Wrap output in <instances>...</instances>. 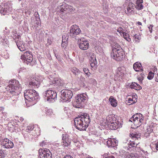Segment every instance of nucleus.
I'll return each mask as SVG.
<instances>
[{
	"mask_svg": "<svg viewBox=\"0 0 158 158\" xmlns=\"http://www.w3.org/2000/svg\"><path fill=\"white\" fill-rule=\"evenodd\" d=\"M76 128L80 131H85L90 122L89 115L86 113L81 114L74 120Z\"/></svg>",
	"mask_w": 158,
	"mask_h": 158,
	"instance_id": "f257e3e1",
	"label": "nucleus"
},
{
	"mask_svg": "<svg viewBox=\"0 0 158 158\" xmlns=\"http://www.w3.org/2000/svg\"><path fill=\"white\" fill-rule=\"evenodd\" d=\"M8 85L6 88L9 94H11L12 96L17 95L20 93L22 90V87L19 82L15 79H12L9 81Z\"/></svg>",
	"mask_w": 158,
	"mask_h": 158,
	"instance_id": "f03ea898",
	"label": "nucleus"
},
{
	"mask_svg": "<svg viewBox=\"0 0 158 158\" xmlns=\"http://www.w3.org/2000/svg\"><path fill=\"white\" fill-rule=\"evenodd\" d=\"M25 99L29 102L31 106L35 104L39 99V94L34 89L26 90L24 92Z\"/></svg>",
	"mask_w": 158,
	"mask_h": 158,
	"instance_id": "7ed1b4c3",
	"label": "nucleus"
},
{
	"mask_svg": "<svg viewBox=\"0 0 158 158\" xmlns=\"http://www.w3.org/2000/svg\"><path fill=\"white\" fill-rule=\"evenodd\" d=\"M115 115L113 114L108 115L106 118V121L108 123V127L110 129L114 130L121 127L123 121L121 120L119 121L115 118Z\"/></svg>",
	"mask_w": 158,
	"mask_h": 158,
	"instance_id": "20e7f679",
	"label": "nucleus"
},
{
	"mask_svg": "<svg viewBox=\"0 0 158 158\" xmlns=\"http://www.w3.org/2000/svg\"><path fill=\"white\" fill-rule=\"evenodd\" d=\"M112 48V52L110 54L111 57L117 61L122 60L123 58L124 52L120 46L117 43H114Z\"/></svg>",
	"mask_w": 158,
	"mask_h": 158,
	"instance_id": "39448f33",
	"label": "nucleus"
},
{
	"mask_svg": "<svg viewBox=\"0 0 158 158\" xmlns=\"http://www.w3.org/2000/svg\"><path fill=\"white\" fill-rule=\"evenodd\" d=\"M43 95L44 99L50 103L54 102L57 100V94L56 92L50 89L44 92Z\"/></svg>",
	"mask_w": 158,
	"mask_h": 158,
	"instance_id": "423d86ee",
	"label": "nucleus"
},
{
	"mask_svg": "<svg viewBox=\"0 0 158 158\" xmlns=\"http://www.w3.org/2000/svg\"><path fill=\"white\" fill-rule=\"evenodd\" d=\"M86 94H78L73 102V106L76 108H81L84 106V103L87 98Z\"/></svg>",
	"mask_w": 158,
	"mask_h": 158,
	"instance_id": "0eeeda50",
	"label": "nucleus"
},
{
	"mask_svg": "<svg viewBox=\"0 0 158 158\" xmlns=\"http://www.w3.org/2000/svg\"><path fill=\"white\" fill-rule=\"evenodd\" d=\"M49 84L47 86L49 89L53 88L54 87L57 85L62 86L64 85L63 81L59 77H53L52 75L49 76Z\"/></svg>",
	"mask_w": 158,
	"mask_h": 158,
	"instance_id": "6e6552de",
	"label": "nucleus"
},
{
	"mask_svg": "<svg viewBox=\"0 0 158 158\" xmlns=\"http://www.w3.org/2000/svg\"><path fill=\"white\" fill-rule=\"evenodd\" d=\"M73 96L72 91L69 89H63L61 91L60 101L63 102H68L70 101V99Z\"/></svg>",
	"mask_w": 158,
	"mask_h": 158,
	"instance_id": "1a4fd4ad",
	"label": "nucleus"
},
{
	"mask_svg": "<svg viewBox=\"0 0 158 158\" xmlns=\"http://www.w3.org/2000/svg\"><path fill=\"white\" fill-rule=\"evenodd\" d=\"M12 3L10 2H7L5 3L3 5V6H2L0 5V13L1 15H8L11 13Z\"/></svg>",
	"mask_w": 158,
	"mask_h": 158,
	"instance_id": "9d476101",
	"label": "nucleus"
},
{
	"mask_svg": "<svg viewBox=\"0 0 158 158\" xmlns=\"http://www.w3.org/2000/svg\"><path fill=\"white\" fill-rule=\"evenodd\" d=\"M62 139L63 142H58V141L54 143V145L57 146H61L64 147H68L69 146L71 143V140L68 137L67 135L63 134L62 135Z\"/></svg>",
	"mask_w": 158,
	"mask_h": 158,
	"instance_id": "9b49d317",
	"label": "nucleus"
},
{
	"mask_svg": "<svg viewBox=\"0 0 158 158\" xmlns=\"http://www.w3.org/2000/svg\"><path fill=\"white\" fill-rule=\"evenodd\" d=\"M21 59L23 60V62L29 65H31L33 60L31 53L29 51H26L24 53L23 55L21 56Z\"/></svg>",
	"mask_w": 158,
	"mask_h": 158,
	"instance_id": "f8f14e48",
	"label": "nucleus"
},
{
	"mask_svg": "<svg viewBox=\"0 0 158 158\" xmlns=\"http://www.w3.org/2000/svg\"><path fill=\"white\" fill-rule=\"evenodd\" d=\"M123 147L125 150L131 152L132 151H135L136 150L137 143H135L134 141H127V142L123 143Z\"/></svg>",
	"mask_w": 158,
	"mask_h": 158,
	"instance_id": "ddd939ff",
	"label": "nucleus"
},
{
	"mask_svg": "<svg viewBox=\"0 0 158 158\" xmlns=\"http://www.w3.org/2000/svg\"><path fill=\"white\" fill-rule=\"evenodd\" d=\"M81 31L80 29L77 25H73L70 27L69 35L72 38L76 39L77 35L79 34Z\"/></svg>",
	"mask_w": 158,
	"mask_h": 158,
	"instance_id": "4468645a",
	"label": "nucleus"
},
{
	"mask_svg": "<svg viewBox=\"0 0 158 158\" xmlns=\"http://www.w3.org/2000/svg\"><path fill=\"white\" fill-rule=\"evenodd\" d=\"M52 153L48 149H40L39 150V156L40 158H52Z\"/></svg>",
	"mask_w": 158,
	"mask_h": 158,
	"instance_id": "2eb2a0df",
	"label": "nucleus"
},
{
	"mask_svg": "<svg viewBox=\"0 0 158 158\" xmlns=\"http://www.w3.org/2000/svg\"><path fill=\"white\" fill-rule=\"evenodd\" d=\"M89 56L90 66L92 68L95 69L97 68V64L96 56L94 53L91 52Z\"/></svg>",
	"mask_w": 158,
	"mask_h": 158,
	"instance_id": "dca6fc26",
	"label": "nucleus"
},
{
	"mask_svg": "<svg viewBox=\"0 0 158 158\" xmlns=\"http://www.w3.org/2000/svg\"><path fill=\"white\" fill-rule=\"evenodd\" d=\"M1 145L4 148H11L14 146L13 142L8 139L6 138L1 142Z\"/></svg>",
	"mask_w": 158,
	"mask_h": 158,
	"instance_id": "f3484780",
	"label": "nucleus"
},
{
	"mask_svg": "<svg viewBox=\"0 0 158 158\" xmlns=\"http://www.w3.org/2000/svg\"><path fill=\"white\" fill-rule=\"evenodd\" d=\"M125 5L127 6V14H128L133 11L134 8H135V4L132 2V1L130 2L129 0V1L128 0H126Z\"/></svg>",
	"mask_w": 158,
	"mask_h": 158,
	"instance_id": "a211bd4d",
	"label": "nucleus"
},
{
	"mask_svg": "<svg viewBox=\"0 0 158 158\" xmlns=\"http://www.w3.org/2000/svg\"><path fill=\"white\" fill-rule=\"evenodd\" d=\"M79 47L81 49L86 50L89 48V45L88 42L85 40H80L79 42Z\"/></svg>",
	"mask_w": 158,
	"mask_h": 158,
	"instance_id": "6ab92c4d",
	"label": "nucleus"
},
{
	"mask_svg": "<svg viewBox=\"0 0 158 158\" xmlns=\"http://www.w3.org/2000/svg\"><path fill=\"white\" fill-rule=\"evenodd\" d=\"M15 42L16 43L18 48L21 51H23L26 50L24 43L21 39L16 40Z\"/></svg>",
	"mask_w": 158,
	"mask_h": 158,
	"instance_id": "aec40b11",
	"label": "nucleus"
},
{
	"mask_svg": "<svg viewBox=\"0 0 158 158\" xmlns=\"http://www.w3.org/2000/svg\"><path fill=\"white\" fill-rule=\"evenodd\" d=\"M29 82L30 86L33 88H38L40 86V82L36 79L33 78Z\"/></svg>",
	"mask_w": 158,
	"mask_h": 158,
	"instance_id": "412c9836",
	"label": "nucleus"
},
{
	"mask_svg": "<svg viewBox=\"0 0 158 158\" xmlns=\"http://www.w3.org/2000/svg\"><path fill=\"white\" fill-rule=\"evenodd\" d=\"M135 5V7L138 10L142 9L143 6V0H131Z\"/></svg>",
	"mask_w": 158,
	"mask_h": 158,
	"instance_id": "4be33fe9",
	"label": "nucleus"
},
{
	"mask_svg": "<svg viewBox=\"0 0 158 158\" xmlns=\"http://www.w3.org/2000/svg\"><path fill=\"white\" fill-rule=\"evenodd\" d=\"M118 141L114 139H109L106 142L107 145L109 147H114L118 145Z\"/></svg>",
	"mask_w": 158,
	"mask_h": 158,
	"instance_id": "5701e85b",
	"label": "nucleus"
},
{
	"mask_svg": "<svg viewBox=\"0 0 158 158\" xmlns=\"http://www.w3.org/2000/svg\"><path fill=\"white\" fill-rule=\"evenodd\" d=\"M125 73L124 68L120 67L116 70L115 75L117 77H123Z\"/></svg>",
	"mask_w": 158,
	"mask_h": 158,
	"instance_id": "b1692460",
	"label": "nucleus"
},
{
	"mask_svg": "<svg viewBox=\"0 0 158 158\" xmlns=\"http://www.w3.org/2000/svg\"><path fill=\"white\" fill-rule=\"evenodd\" d=\"M133 68L135 71L136 72L143 71V69L141 64L139 62H136L135 63L133 64Z\"/></svg>",
	"mask_w": 158,
	"mask_h": 158,
	"instance_id": "393cba45",
	"label": "nucleus"
},
{
	"mask_svg": "<svg viewBox=\"0 0 158 158\" xmlns=\"http://www.w3.org/2000/svg\"><path fill=\"white\" fill-rule=\"evenodd\" d=\"M72 9L71 6H69L65 3L61 5L59 8L60 11L62 12H64V11L66 10H69Z\"/></svg>",
	"mask_w": 158,
	"mask_h": 158,
	"instance_id": "a878e982",
	"label": "nucleus"
},
{
	"mask_svg": "<svg viewBox=\"0 0 158 158\" xmlns=\"http://www.w3.org/2000/svg\"><path fill=\"white\" fill-rule=\"evenodd\" d=\"M143 117L142 114L137 113L133 115L132 117L129 119V121L133 122L135 120H136L137 119H139V118H140Z\"/></svg>",
	"mask_w": 158,
	"mask_h": 158,
	"instance_id": "bb28decb",
	"label": "nucleus"
},
{
	"mask_svg": "<svg viewBox=\"0 0 158 158\" xmlns=\"http://www.w3.org/2000/svg\"><path fill=\"white\" fill-rule=\"evenodd\" d=\"M109 101L111 105L113 107H115L117 105V101L112 96H111L109 98Z\"/></svg>",
	"mask_w": 158,
	"mask_h": 158,
	"instance_id": "cd10ccee",
	"label": "nucleus"
},
{
	"mask_svg": "<svg viewBox=\"0 0 158 158\" xmlns=\"http://www.w3.org/2000/svg\"><path fill=\"white\" fill-rule=\"evenodd\" d=\"M131 88L135 89L136 90H139L142 89V87L139 84L135 82L132 83L130 85Z\"/></svg>",
	"mask_w": 158,
	"mask_h": 158,
	"instance_id": "c85d7f7f",
	"label": "nucleus"
},
{
	"mask_svg": "<svg viewBox=\"0 0 158 158\" xmlns=\"http://www.w3.org/2000/svg\"><path fill=\"white\" fill-rule=\"evenodd\" d=\"M34 135H35V134H34V135H33L32 134L31 135L29 132L25 133L23 135V136L25 139L29 140H32Z\"/></svg>",
	"mask_w": 158,
	"mask_h": 158,
	"instance_id": "c756f323",
	"label": "nucleus"
},
{
	"mask_svg": "<svg viewBox=\"0 0 158 158\" xmlns=\"http://www.w3.org/2000/svg\"><path fill=\"white\" fill-rule=\"evenodd\" d=\"M143 117L140 118H139L136 120H135L133 122L135 125L137 127L141 125V124L143 122Z\"/></svg>",
	"mask_w": 158,
	"mask_h": 158,
	"instance_id": "7c9ffc66",
	"label": "nucleus"
},
{
	"mask_svg": "<svg viewBox=\"0 0 158 158\" xmlns=\"http://www.w3.org/2000/svg\"><path fill=\"white\" fill-rule=\"evenodd\" d=\"M45 113L47 115L50 117H52L54 115L52 109L48 108H45Z\"/></svg>",
	"mask_w": 158,
	"mask_h": 158,
	"instance_id": "2f4dec72",
	"label": "nucleus"
},
{
	"mask_svg": "<svg viewBox=\"0 0 158 158\" xmlns=\"http://www.w3.org/2000/svg\"><path fill=\"white\" fill-rule=\"evenodd\" d=\"M128 103L130 104H132L135 103L137 102V98H133L131 96V98H128Z\"/></svg>",
	"mask_w": 158,
	"mask_h": 158,
	"instance_id": "473e14b6",
	"label": "nucleus"
},
{
	"mask_svg": "<svg viewBox=\"0 0 158 158\" xmlns=\"http://www.w3.org/2000/svg\"><path fill=\"white\" fill-rule=\"evenodd\" d=\"M131 136L133 138L138 139L140 138L141 136V134L138 132H134L131 134Z\"/></svg>",
	"mask_w": 158,
	"mask_h": 158,
	"instance_id": "72a5a7b5",
	"label": "nucleus"
},
{
	"mask_svg": "<svg viewBox=\"0 0 158 158\" xmlns=\"http://www.w3.org/2000/svg\"><path fill=\"white\" fill-rule=\"evenodd\" d=\"M12 35H13L15 37V38H13L14 40H15H15H17L16 39H17L18 40L20 39V35H18V34L17 33V32L15 30H13L12 32Z\"/></svg>",
	"mask_w": 158,
	"mask_h": 158,
	"instance_id": "f704fd0d",
	"label": "nucleus"
},
{
	"mask_svg": "<svg viewBox=\"0 0 158 158\" xmlns=\"http://www.w3.org/2000/svg\"><path fill=\"white\" fill-rule=\"evenodd\" d=\"M71 71L76 76L78 75L80 73L79 70L75 67L71 69Z\"/></svg>",
	"mask_w": 158,
	"mask_h": 158,
	"instance_id": "c9c22d12",
	"label": "nucleus"
},
{
	"mask_svg": "<svg viewBox=\"0 0 158 158\" xmlns=\"http://www.w3.org/2000/svg\"><path fill=\"white\" fill-rule=\"evenodd\" d=\"M123 37L128 42H130L131 41V39L129 38V35L127 33L124 32L122 33Z\"/></svg>",
	"mask_w": 158,
	"mask_h": 158,
	"instance_id": "e433bc0d",
	"label": "nucleus"
},
{
	"mask_svg": "<svg viewBox=\"0 0 158 158\" xmlns=\"http://www.w3.org/2000/svg\"><path fill=\"white\" fill-rule=\"evenodd\" d=\"M34 128V126L33 125H30L27 127L25 131L27 132H29L32 130Z\"/></svg>",
	"mask_w": 158,
	"mask_h": 158,
	"instance_id": "4c0bfd02",
	"label": "nucleus"
},
{
	"mask_svg": "<svg viewBox=\"0 0 158 158\" xmlns=\"http://www.w3.org/2000/svg\"><path fill=\"white\" fill-rule=\"evenodd\" d=\"M133 37L135 42H137V43L139 42V40L141 38V36L140 35L136 34H135Z\"/></svg>",
	"mask_w": 158,
	"mask_h": 158,
	"instance_id": "58836bf2",
	"label": "nucleus"
},
{
	"mask_svg": "<svg viewBox=\"0 0 158 158\" xmlns=\"http://www.w3.org/2000/svg\"><path fill=\"white\" fill-rule=\"evenodd\" d=\"M83 70L85 75L88 77L91 74L89 72V69L86 68H83Z\"/></svg>",
	"mask_w": 158,
	"mask_h": 158,
	"instance_id": "ea45409f",
	"label": "nucleus"
},
{
	"mask_svg": "<svg viewBox=\"0 0 158 158\" xmlns=\"http://www.w3.org/2000/svg\"><path fill=\"white\" fill-rule=\"evenodd\" d=\"M154 76V73L152 71H150L148 74L147 77V78L148 80H152Z\"/></svg>",
	"mask_w": 158,
	"mask_h": 158,
	"instance_id": "a19ab883",
	"label": "nucleus"
},
{
	"mask_svg": "<svg viewBox=\"0 0 158 158\" xmlns=\"http://www.w3.org/2000/svg\"><path fill=\"white\" fill-rule=\"evenodd\" d=\"M69 36V35L67 34H66L63 35L62 39V42H68Z\"/></svg>",
	"mask_w": 158,
	"mask_h": 158,
	"instance_id": "79ce46f5",
	"label": "nucleus"
},
{
	"mask_svg": "<svg viewBox=\"0 0 158 158\" xmlns=\"http://www.w3.org/2000/svg\"><path fill=\"white\" fill-rule=\"evenodd\" d=\"M80 81H81L82 82L81 85L83 87H86V86L85 84V78L81 76L80 77Z\"/></svg>",
	"mask_w": 158,
	"mask_h": 158,
	"instance_id": "37998d69",
	"label": "nucleus"
},
{
	"mask_svg": "<svg viewBox=\"0 0 158 158\" xmlns=\"http://www.w3.org/2000/svg\"><path fill=\"white\" fill-rule=\"evenodd\" d=\"M151 149L153 151H158V141L155 143L154 147H152Z\"/></svg>",
	"mask_w": 158,
	"mask_h": 158,
	"instance_id": "c03bdc74",
	"label": "nucleus"
},
{
	"mask_svg": "<svg viewBox=\"0 0 158 158\" xmlns=\"http://www.w3.org/2000/svg\"><path fill=\"white\" fill-rule=\"evenodd\" d=\"M6 156L4 151L0 148V158H3Z\"/></svg>",
	"mask_w": 158,
	"mask_h": 158,
	"instance_id": "a18cd8bd",
	"label": "nucleus"
},
{
	"mask_svg": "<svg viewBox=\"0 0 158 158\" xmlns=\"http://www.w3.org/2000/svg\"><path fill=\"white\" fill-rule=\"evenodd\" d=\"M2 113L3 114V116H2V118L5 120V121H9V118L7 117V114L5 112H2Z\"/></svg>",
	"mask_w": 158,
	"mask_h": 158,
	"instance_id": "49530a36",
	"label": "nucleus"
},
{
	"mask_svg": "<svg viewBox=\"0 0 158 158\" xmlns=\"http://www.w3.org/2000/svg\"><path fill=\"white\" fill-rule=\"evenodd\" d=\"M35 21L37 22L36 24L37 25H39L40 23V20L39 17V15L36 16H35Z\"/></svg>",
	"mask_w": 158,
	"mask_h": 158,
	"instance_id": "de8ad7c7",
	"label": "nucleus"
},
{
	"mask_svg": "<svg viewBox=\"0 0 158 158\" xmlns=\"http://www.w3.org/2000/svg\"><path fill=\"white\" fill-rule=\"evenodd\" d=\"M54 53L56 58L57 59L59 63H62V59L60 57V56L58 55H56L55 52H54Z\"/></svg>",
	"mask_w": 158,
	"mask_h": 158,
	"instance_id": "09e8293b",
	"label": "nucleus"
},
{
	"mask_svg": "<svg viewBox=\"0 0 158 158\" xmlns=\"http://www.w3.org/2000/svg\"><path fill=\"white\" fill-rule=\"evenodd\" d=\"M0 41L1 42V44H2V45H5L7 44V40L4 37L1 39Z\"/></svg>",
	"mask_w": 158,
	"mask_h": 158,
	"instance_id": "8fccbe9b",
	"label": "nucleus"
},
{
	"mask_svg": "<svg viewBox=\"0 0 158 158\" xmlns=\"http://www.w3.org/2000/svg\"><path fill=\"white\" fill-rule=\"evenodd\" d=\"M47 143L46 141H43L40 143V146L43 147H47Z\"/></svg>",
	"mask_w": 158,
	"mask_h": 158,
	"instance_id": "3c124183",
	"label": "nucleus"
},
{
	"mask_svg": "<svg viewBox=\"0 0 158 158\" xmlns=\"http://www.w3.org/2000/svg\"><path fill=\"white\" fill-rule=\"evenodd\" d=\"M124 30L121 27H118V29H117V31L119 33L121 34V33H123L124 32L123 31Z\"/></svg>",
	"mask_w": 158,
	"mask_h": 158,
	"instance_id": "603ef678",
	"label": "nucleus"
},
{
	"mask_svg": "<svg viewBox=\"0 0 158 158\" xmlns=\"http://www.w3.org/2000/svg\"><path fill=\"white\" fill-rule=\"evenodd\" d=\"M19 73H20L21 72H25L26 71V69L24 67L20 68L19 69Z\"/></svg>",
	"mask_w": 158,
	"mask_h": 158,
	"instance_id": "864d4df0",
	"label": "nucleus"
},
{
	"mask_svg": "<svg viewBox=\"0 0 158 158\" xmlns=\"http://www.w3.org/2000/svg\"><path fill=\"white\" fill-rule=\"evenodd\" d=\"M67 42H62L61 44V47L65 49L67 46Z\"/></svg>",
	"mask_w": 158,
	"mask_h": 158,
	"instance_id": "5fc2aeb1",
	"label": "nucleus"
},
{
	"mask_svg": "<svg viewBox=\"0 0 158 158\" xmlns=\"http://www.w3.org/2000/svg\"><path fill=\"white\" fill-rule=\"evenodd\" d=\"M84 156L83 158H93V157L90 156L89 155H88L86 154H85V155L83 153L81 154V156Z\"/></svg>",
	"mask_w": 158,
	"mask_h": 158,
	"instance_id": "6e6d98bb",
	"label": "nucleus"
},
{
	"mask_svg": "<svg viewBox=\"0 0 158 158\" xmlns=\"http://www.w3.org/2000/svg\"><path fill=\"white\" fill-rule=\"evenodd\" d=\"M129 158H138V157L135 156L134 154H132L129 155V156L128 157Z\"/></svg>",
	"mask_w": 158,
	"mask_h": 158,
	"instance_id": "4d7b16f0",
	"label": "nucleus"
},
{
	"mask_svg": "<svg viewBox=\"0 0 158 158\" xmlns=\"http://www.w3.org/2000/svg\"><path fill=\"white\" fill-rule=\"evenodd\" d=\"M52 40L51 39V38H48L47 39V43L49 45H50L52 43Z\"/></svg>",
	"mask_w": 158,
	"mask_h": 158,
	"instance_id": "13d9d810",
	"label": "nucleus"
},
{
	"mask_svg": "<svg viewBox=\"0 0 158 158\" xmlns=\"http://www.w3.org/2000/svg\"><path fill=\"white\" fill-rule=\"evenodd\" d=\"M153 27V25H150V26L148 27V29L149 30L151 33L152 32V28Z\"/></svg>",
	"mask_w": 158,
	"mask_h": 158,
	"instance_id": "bf43d9fd",
	"label": "nucleus"
},
{
	"mask_svg": "<svg viewBox=\"0 0 158 158\" xmlns=\"http://www.w3.org/2000/svg\"><path fill=\"white\" fill-rule=\"evenodd\" d=\"M64 158H73V157L70 155H67L65 156Z\"/></svg>",
	"mask_w": 158,
	"mask_h": 158,
	"instance_id": "052dcab7",
	"label": "nucleus"
},
{
	"mask_svg": "<svg viewBox=\"0 0 158 158\" xmlns=\"http://www.w3.org/2000/svg\"><path fill=\"white\" fill-rule=\"evenodd\" d=\"M155 80L156 81L158 82V73L157 74L155 75Z\"/></svg>",
	"mask_w": 158,
	"mask_h": 158,
	"instance_id": "680f3d73",
	"label": "nucleus"
},
{
	"mask_svg": "<svg viewBox=\"0 0 158 158\" xmlns=\"http://www.w3.org/2000/svg\"><path fill=\"white\" fill-rule=\"evenodd\" d=\"M141 150L143 152V153H144V154L145 155L147 156L148 154V152L147 151H145L143 150Z\"/></svg>",
	"mask_w": 158,
	"mask_h": 158,
	"instance_id": "e2e57ef3",
	"label": "nucleus"
},
{
	"mask_svg": "<svg viewBox=\"0 0 158 158\" xmlns=\"http://www.w3.org/2000/svg\"><path fill=\"white\" fill-rule=\"evenodd\" d=\"M31 13V12L30 11H28V10L26 11L25 12V14H28L29 15H30Z\"/></svg>",
	"mask_w": 158,
	"mask_h": 158,
	"instance_id": "0e129e2a",
	"label": "nucleus"
},
{
	"mask_svg": "<svg viewBox=\"0 0 158 158\" xmlns=\"http://www.w3.org/2000/svg\"><path fill=\"white\" fill-rule=\"evenodd\" d=\"M104 158H115V157L113 156H109L105 157Z\"/></svg>",
	"mask_w": 158,
	"mask_h": 158,
	"instance_id": "69168bd1",
	"label": "nucleus"
},
{
	"mask_svg": "<svg viewBox=\"0 0 158 158\" xmlns=\"http://www.w3.org/2000/svg\"><path fill=\"white\" fill-rule=\"evenodd\" d=\"M72 141H73V142H74L75 143H77V139H73Z\"/></svg>",
	"mask_w": 158,
	"mask_h": 158,
	"instance_id": "338daca9",
	"label": "nucleus"
},
{
	"mask_svg": "<svg viewBox=\"0 0 158 158\" xmlns=\"http://www.w3.org/2000/svg\"><path fill=\"white\" fill-rule=\"evenodd\" d=\"M38 15H39V14H38V12H35L34 14V16H38Z\"/></svg>",
	"mask_w": 158,
	"mask_h": 158,
	"instance_id": "774afa93",
	"label": "nucleus"
}]
</instances>
